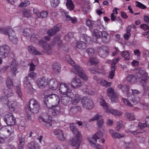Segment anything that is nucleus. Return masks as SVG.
I'll list each match as a JSON object with an SVG mask.
<instances>
[{
  "instance_id": "obj_47",
  "label": "nucleus",
  "mask_w": 149,
  "mask_h": 149,
  "mask_svg": "<svg viewBox=\"0 0 149 149\" xmlns=\"http://www.w3.org/2000/svg\"><path fill=\"white\" fill-rule=\"evenodd\" d=\"M125 116L129 120H133L135 119V118L134 115L132 113L126 112L125 113Z\"/></svg>"
},
{
  "instance_id": "obj_30",
  "label": "nucleus",
  "mask_w": 149,
  "mask_h": 149,
  "mask_svg": "<svg viewBox=\"0 0 149 149\" xmlns=\"http://www.w3.org/2000/svg\"><path fill=\"white\" fill-rule=\"evenodd\" d=\"M27 49L33 55H40L41 54L40 52L37 50L32 45L28 46Z\"/></svg>"
},
{
  "instance_id": "obj_33",
  "label": "nucleus",
  "mask_w": 149,
  "mask_h": 149,
  "mask_svg": "<svg viewBox=\"0 0 149 149\" xmlns=\"http://www.w3.org/2000/svg\"><path fill=\"white\" fill-rule=\"evenodd\" d=\"M109 132L110 134L113 138H119L123 137L125 136L124 134H120L118 133H116L112 130H110Z\"/></svg>"
},
{
  "instance_id": "obj_22",
  "label": "nucleus",
  "mask_w": 149,
  "mask_h": 149,
  "mask_svg": "<svg viewBox=\"0 0 149 149\" xmlns=\"http://www.w3.org/2000/svg\"><path fill=\"white\" fill-rule=\"evenodd\" d=\"M39 44L42 45L44 49V50L42 52L45 53L47 52L48 51L50 50L51 49V46L47 44L45 41L40 40L39 41Z\"/></svg>"
},
{
  "instance_id": "obj_9",
  "label": "nucleus",
  "mask_w": 149,
  "mask_h": 149,
  "mask_svg": "<svg viewBox=\"0 0 149 149\" xmlns=\"http://www.w3.org/2000/svg\"><path fill=\"white\" fill-rule=\"evenodd\" d=\"M74 94L73 92H69L67 95L63 94L61 95L62 103L65 105L68 104L72 100Z\"/></svg>"
},
{
  "instance_id": "obj_19",
  "label": "nucleus",
  "mask_w": 149,
  "mask_h": 149,
  "mask_svg": "<svg viewBox=\"0 0 149 149\" xmlns=\"http://www.w3.org/2000/svg\"><path fill=\"white\" fill-rule=\"evenodd\" d=\"M61 26L60 24L56 25L53 29H49L47 31V33L49 36L54 35L59 31Z\"/></svg>"
},
{
  "instance_id": "obj_45",
  "label": "nucleus",
  "mask_w": 149,
  "mask_h": 149,
  "mask_svg": "<svg viewBox=\"0 0 149 149\" xmlns=\"http://www.w3.org/2000/svg\"><path fill=\"white\" fill-rule=\"evenodd\" d=\"M80 96L78 94H76L72 100V104L74 105L77 104L81 100Z\"/></svg>"
},
{
  "instance_id": "obj_20",
  "label": "nucleus",
  "mask_w": 149,
  "mask_h": 149,
  "mask_svg": "<svg viewBox=\"0 0 149 149\" xmlns=\"http://www.w3.org/2000/svg\"><path fill=\"white\" fill-rule=\"evenodd\" d=\"M49 111L51 112L52 115L56 116L59 114L61 112L60 107L57 106L52 107Z\"/></svg>"
},
{
  "instance_id": "obj_14",
  "label": "nucleus",
  "mask_w": 149,
  "mask_h": 149,
  "mask_svg": "<svg viewBox=\"0 0 149 149\" xmlns=\"http://www.w3.org/2000/svg\"><path fill=\"white\" fill-rule=\"evenodd\" d=\"M25 80L24 81V85L26 91L30 93H32L35 91V89H34L32 85L28 81H27V79H25Z\"/></svg>"
},
{
  "instance_id": "obj_27",
  "label": "nucleus",
  "mask_w": 149,
  "mask_h": 149,
  "mask_svg": "<svg viewBox=\"0 0 149 149\" xmlns=\"http://www.w3.org/2000/svg\"><path fill=\"white\" fill-rule=\"evenodd\" d=\"M118 88L122 90L123 92L125 93L128 96H129L130 95V93H129V88L128 86L126 85H123L122 84H120L118 86Z\"/></svg>"
},
{
  "instance_id": "obj_3",
  "label": "nucleus",
  "mask_w": 149,
  "mask_h": 149,
  "mask_svg": "<svg viewBox=\"0 0 149 149\" xmlns=\"http://www.w3.org/2000/svg\"><path fill=\"white\" fill-rule=\"evenodd\" d=\"M13 132V127L8 126L2 127L0 129V143H3L5 138L10 136Z\"/></svg>"
},
{
  "instance_id": "obj_11",
  "label": "nucleus",
  "mask_w": 149,
  "mask_h": 149,
  "mask_svg": "<svg viewBox=\"0 0 149 149\" xmlns=\"http://www.w3.org/2000/svg\"><path fill=\"white\" fill-rule=\"evenodd\" d=\"M95 120H97V125L99 127H101L104 123L102 116L98 113L96 114L93 118L89 120L90 122Z\"/></svg>"
},
{
  "instance_id": "obj_52",
  "label": "nucleus",
  "mask_w": 149,
  "mask_h": 149,
  "mask_svg": "<svg viewBox=\"0 0 149 149\" xmlns=\"http://www.w3.org/2000/svg\"><path fill=\"white\" fill-rule=\"evenodd\" d=\"M48 13L46 11H43L41 13H38V16L41 18H45L47 17Z\"/></svg>"
},
{
  "instance_id": "obj_8",
  "label": "nucleus",
  "mask_w": 149,
  "mask_h": 149,
  "mask_svg": "<svg viewBox=\"0 0 149 149\" xmlns=\"http://www.w3.org/2000/svg\"><path fill=\"white\" fill-rule=\"evenodd\" d=\"M82 106L88 109H91L94 107V103L93 100L87 97H84L81 100Z\"/></svg>"
},
{
  "instance_id": "obj_28",
  "label": "nucleus",
  "mask_w": 149,
  "mask_h": 149,
  "mask_svg": "<svg viewBox=\"0 0 149 149\" xmlns=\"http://www.w3.org/2000/svg\"><path fill=\"white\" fill-rule=\"evenodd\" d=\"M40 146L38 142L32 141L29 145L27 149H40Z\"/></svg>"
},
{
  "instance_id": "obj_57",
  "label": "nucleus",
  "mask_w": 149,
  "mask_h": 149,
  "mask_svg": "<svg viewBox=\"0 0 149 149\" xmlns=\"http://www.w3.org/2000/svg\"><path fill=\"white\" fill-rule=\"evenodd\" d=\"M23 12L24 17H30L31 16V13L29 10L25 9Z\"/></svg>"
},
{
  "instance_id": "obj_43",
  "label": "nucleus",
  "mask_w": 149,
  "mask_h": 149,
  "mask_svg": "<svg viewBox=\"0 0 149 149\" xmlns=\"http://www.w3.org/2000/svg\"><path fill=\"white\" fill-rule=\"evenodd\" d=\"M86 24L91 29H92L95 27V22L90 19H88L86 21Z\"/></svg>"
},
{
  "instance_id": "obj_16",
  "label": "nucleus",
  "mask_w": 149,
  "mask_h": 149,
  "mask_svg": "<svg viewBox=\"0 0 149 149\" xmlns=\"http://www.w3.org/2000/svg\"><path fill=\"white\" fill-rule=\"evenodd\" d=\"M71 85L73 88H77L81 86V82L79 78L76 77L72 80L71 82Z\"/></svg>"
},
{
  "instance_id": "obj_32",
  "label": "nucleus",
  "mask_w": 149,
  "mask_h": 149,
  "mask_svg": "<svg viewBox=\"0 0 149 149\" xmlns=\"http://www.w3.org/2000/svg\"><path fill=\"white\" fill-rule=\"evenodd\" d=\"M10 31H11L13 34V36H10L8 37L9 40L13 44H16L18 41L17 38L15 34V32L13 30H10Z\"/></svg>"
},
{
  "instance_id": "obj_63",
  "label": "nucleus",
  "mask_w": 149,
  "mask_h": 149,
  "mask_svg": "<svg viewBox=\"0 0 149 149\" xmlns=\"http://www.w3.org/2000/svg\"><path fill=\"white\" fill-rule=\"evenodd\" d=\"M30 3V1H25L22 2L19 6L21 7H25L29 5Z\"/></svg>"
},
{
  "instance_id": "obj_62",
  "label": "nucleus",
  "mask_w": 149,
  "mask_h": 149,
  "mask_svg": "<svg viewBox=\"0 0 149 149\" xmlns=\"http://www.w3.org/2000/svg\"><path fill=\"white\" fill-rule=\"evenodd\" d=\"M9 61V63L11 65H17L18 64V63L16 59H13L12 58H10Z\"/></svg>"
},
{
  "instance_id": "obj_26",
  "label": "nucleus",
  "mask_w": 149,
  "mask_h": 149,
  "mask_svg": "<svg viewBox=\"0 0 149 149\" xmlns=\"http://www.w3.org/2000/svg\"><path fill=\"white\" fill-rule=\"evenodd\" d=\"M70 130L72 131L73 133L76 135H78V136H81V135L80 132L79 131L77 128H76L75 126L74 123H72L70 125Z\"/></svg>"
},
{
  "instance_id": "obj_37",
  "label": "nucleus",
  "mask_w": 149,
  "mask_h": 149,
  "mask_svg": "<svg viewBox=\"0 0 149 149\" xmlns=\"http://www.w3.org/2000/svg\"><path fill=\"white\" fill-rule=\"evenodd\" d=\"M70 111L73 113L76 114L78 112H81L82 110L80 107L75 106L72 107L70 109Z\"/></svg>"
},
{
  "instance_id": "obj_38",
  "label": "nucleus",
  "mask_w": 149,
  "mask_h": 149,
  "mask_svg": "<svg viewBox=\"0 0 149 149\" xmlns=\"http://www.w3.org/2000/svg\"><path fill=\"white\" fill-rule=\"evenodd\" d=\"M66 6L67 8L70 10H73L74 7V4L71 0H67Z\"/></svg>"
},
{
  "instance_id": "obj_42",
  "label": "nucleus",
  "mask_w": 149,
  "mask_h": 149,
  "mask_svg": "<svg viewBox=\"0 0 149 149\" xmlns=\"http://www.w3.org/2000/svg\"><path fill=\"white\" fill-rule=\"evenodd\" d=\"M90 38L86 35H83L80 38V40L84 42L86 44L90 42Z\"/></svg>"
},
{
  "instance_id": "obj_60",
  "label": "nucleus",
  "mask_w": 149,
  "mask_h": 149,
  "mask_svg": "<svg viewBox=\"0 0 149 149\" xmlns=\"http://www.w3.org/2000/svg\"><path fill=\"white\" fill-rule=\"evenodd\" d=\"M31 33V31L30 29L26 28L24 30L23 35L24 36L27 37L29 36Z\"/></svg>"
},
{
  "instance_id": "obj_50",
  "label": "nucleus",
  "mask_w": 149,
  "mask_h": 149,
  "mask_svg": "<svg viewBox=\"0 0 149 149\" xmlns=\"http://www.w3.org/2000/svg\"><path fill=\"white\" fill-rule=\"evenodd\" d=\"M125 128L124 126L123 125V121L122 120L119 121L117 124V126L116 127V131H119L120 129L121 128Z\"/></svg>"
},
{
  "instance_id": "obj_4",
  "label": "nucleus",
  "mask_w": 149,
  "mask_h": 149,
  "mask_svg": "<svg viewBox=\"0 0 149 149\" xmlns=\"http://www.w3.org/2000/svg\"><path fill=\"white\" fill-rule=\"evenodd\" d=\"M148 76L147 73L145 71L142 70H138L136 73L134 77L132 75H130L127 77V80L129 81H130L134 79H141V81H143L145 82Z\"/></svg>"
},
{
  "instance_id": "obj_51",
  "label": "nucleus",
  "mask_w": 149,
  "mask_h": 149,
  "mask_svg": "<svg viewBox=\"0 0 149 149\" xmlns=\"http://www.w3.org/2000/svg\"><path fill=\"white\" fill-rule=\"evenodd\" d=\"M15 89L16 93L18 97L20 98L22 97L23 96V94L21 91L20 87L19 86H15Z\"/></svg>"
},
{
  "instance_id": "obj_23",
  "label": "nucleus",
  "mask_w": 149,
  "mask_h": 149,
  "mask_svg": "<svg viewBox=\"0 0 149 149\" xmlns=\"http://www.w3.org/2000/svg\"><path fill=\"white\" fill-rule=\"evenodd\" d=\"M107 113H111L115 116H120L123 114L122 112L119 110L114 109L112 108H110Z\"/></svg>"
},
{
  "instance_id": "obj_34",
  "label": "nucleus",
  "mask_w": 149,
  "mask_h": 149,
  "mask_svg": "<svg viewBox=\"0 0 149 149\" xmlns=\"http://www.w3.org/2000/svg\"><path fill=\"white\" fill-rule=\"evenodd\" d=\"M100 63V61L97 58L93 57L90 58L88 63L91 65H97L99 64Z\"/></svg>"
},
{
  "instance_id": "obj_46",
  "label": "nucleus",
  "mask_w": 149,
  "mask_h": 149,
  "mask_svg": "<svg viewBox=\"0 0 149 149\" xmlns=\"http://www.w3.org/2000/svg\"><path fill=\"white\" fill-rule=\"evenodd\" d=\"M111 70L109 72V74L108 77V78L112 79L114 76L115 71L116 68V66H112L111 67Z\"/></svg>"
},
{
  "instance_id": "obj_5",
  "label": "nucleus",
  "mask_w": 149,
  "mask_h": 149,
  "mask_svg": "<svg viewBox=\"0 0 149 149\" xmlns=\"http://www.w3.org/2000/svg\"><path fill=\"white\" fill-rule=\"evenodd\" d=\"M71 71L79 76L83 80L87 81L88 77L84 72L82 68L79 66H72Z\"/></svg>"
},
{
  "instance_id": "obj_6",
  "label": "nucleus",
  "mask_w": 149,
  "mask_h": 149,
  "mask_svg": "<svg viewBox=\"0 0 149 149\" xmlns=\"http://www.w3.org/2000/svg\"><path fill=\"white\" fill-rule=\"evenodd\" d=\"M52 117L47 114L43 116H40L39 117V120L40 122H43V125L45 127L49 128L52 126Z\"/></svg>"
},
{
  "instance_id": "obj_17",
  "label": "nucleus",
  "mask_w": 149,
  "mask_h": 149,
  "mask_svg": "<svg viewBox=\"0 0 149 149\" xmlns=\"http://www.w3.org/2000/svg\"><path fill=\"white\" fill-rule=\"evenodd\" d=\"M38 87L41 88H45L48 84L47 79L44 77H42L38 79L36 82Z\"/></svg>"
},
{
  "instance_id": "obj_21",
  "label": "nucleus",
  "mask_w": 149,
  "mask_h": 149,
  "mask_svg": "<svg viewBox=\"0 0 149 149\" xmlns=\"http://www.w3.org/2000/svg\"><path fill=\"white\" fill-rule=\"evenodd\" d=\"M54 134L58 139L61 141H63L65 140V137L64 135L62 130H56L54 132Z\"/></svg>"
},
{
  "instance_id": "obj_15",
  "label": "nucleus",
  "mask_w": 149,
  "mask_h": 149,
  "mask_svg": "<svg viewBox=\"0 0 149 149\" xmlns=\"http://www.w3.org/2000/svg\"><path fill=\"white\" fill-rule=\"evenodd\" d=\"M49 88L52 90H55L58 87V83L56 79H50L48 82Z\"/></svg>"
},
{
  "instance_id": "obj_44",
  "label": "nucleus",
  "mask_w": 149,
  "mask_h": 149,
  "mask_svg": "<svg viewBox=\"0 0 149 149\" xmlns=\"http://www.w3.org/2000/svg\"><path fill=\"white\" fill-rule=\"evenodd\" d=\"M120 55L122 57L124 58L125 60H129L130 58L129 53L127 51L122 52Z\"/></svg>"
},
{
  "instance_id": "obj_31",
  "label": "nucleus",
  "mask_w": 149,
  "mask_h": 149,
  "mask_svg": "<svg viewBox=\"0 0 149 149\" xmlns=\"http://www.w3.org/2000/svg\"><path fill=\"white\" fill-rule=\"evenodd\" d=\"M100 105L104 108L105 111L107 113L110 108L106 101L103 99L101 98L100 99Z\"/></svg>"
},
{
  "instance_id": "obj_13",
  "label": "nucleus",
  "mask_w": 149,
  "mask_h": 149,
  "mask_svg": "<svg viewBox=\"0 0 149 149\" xmlns=\"http://www.w3.org/2000/svg\"><path fill=\"white\" fill-rule=\"evenodd\" d=\"M77 136L76 135L70 141V145L72 146H75L77 148L76 149H78V148L80 146L81 143L80 138L81 136Z\"/></svg>"
},
{
  "instance_id": "obj_59",
  "label": "nucleus",
  "mask_w": 149,
  "mask_h": 149,
  "mask_svg": "<svg viewBox=\"0 0 149 149\" xmlns=\"http://www.w3.org/2000/svg\"><path fill=\"white\" fill-rule=\"evenodd\" d=\"M110 40V36L108 34L107 36H106L104 37H103L102 38V41L105 43H109Z\"/></svg>"
},
{
  "instance_id": "obj_41",
  "label": "nucleus",
  "mask_w": 149,
  "mask_h": 149,
  "mask_svg": "<svg viewBox=\"0 0 149 149\" xmlns=\"http://www.w3.org/2000/svg\"><path fill=\"white\" fill-rule=\"evenodd\" d=\"M7 86L10 89L12 88L13 87V84L11 78L9 77H8L6 81Z\"/></svg>"
},
{
  "instance_id": "obj_25",
  "label": "nucleus",
  "mask_w": 149,
  "mask_h": 149,
  "mask_svg": "<svg viewBox=\"0 0 149 149\" xmlns=\"http://www.w3.org/2000/svg\"><path fill=\"white\" fill-rule=\"evenodd\" d=\"M87 140L91 144V145L96 149H103V146L97 143H94L92 141V139L87 138Z\"/></svg>"
},
{
  "instance_id": "obj_2",
  "label": "nucleus",
  "mask_w": 149,
  "mask_h": 149,
  "mask_svg": "<svg viewBox=\"0 0 149 149\" xmlns=\"http://www.w3.org/2000/svg\"><path fill=\"white\" fill-rule=\"evenodd\" d=\"M40 108L39 102L35 99H31L29 100V106L25 107V110L26 111L28 110L35 113L39 111Z\"/></svg>"
},
{
  "instance_id": "obj_36",
  "label": "nucleus",
  "mask_w": 149,
  "mask_h": 149,
  "mask_svg": "<svg viewBox=\"0 0 149 149\" xmlns=\"http://www.w3.org/2000/svg\"><path fill=\"white\" fill-rule=\"evenodd\" d=\"M61 36L60 35H56L53 39V41L52 43L53 45H55L56 42H58V45L61 46V45L62 41L60 40Z\"/></svg>"
},
{
  "instance_id": "obj_24",
  "label": "nucleus",
  "mask_w": 149,
  "mask_h": 149,
  "mask_svg": "<svg viewBox=\"0 0 149 149\" xmlns=\"http://www.w3.org/2000/svg\"><path fill=\"white\" fill-rule=\"evenodd\" d=\"M103 135V133L101 131H99L93 135L92 138L90 137L89 138L92 139V141L93 142L96 143L97 140L102 137Z\"/></svg>"
},
{
  "instance_id": "obj_61",
  "label": "nucleus",
  "mask_w": 149,
  "mask_h": 149,
  "mask_svg": "<svg viewBox=\"0 0 149 149\" xmlns=\"http://www.w3.org/2000/svg\"><path fill=\"white\" fill-rule=\"evenodd\" d=\"M65 58L69 64H70L71 65H72L73 64H74V62L72 60L69 56H66Z\"/></svg>"
},
{
  "instance_id": "obj_58",
  "label": "nucleus",
  "mask_w": 149,
  "mask_h": 149,
  "mask_svg": "<svg viewBox=\"0 0 149 149\" xmlns=\"http://www.w3.org/2000/svg\"><path fill=\"white\" fill-rule=\"evenodd\" d=\"M37 35H35V34L32 35L31 36L30 40L31 42H34L35 43H36L38 42H39L40 40H38V37Z\"/></svg>"
},
{
  "instance_id": "obj_7",
  "label": "nucleus",
  "mask_w": 149,
  "mask_h": 149,
  "mask_svg": "<svg viewBox=\"0 0 149 149\" xmlns=\"http://www.w3.org/2000/svg\"><path fill=\"white\" fill-rule=\"evenodd\" d=\"M4 120L9 125L11 126L14 128L11 125H13L16 124V118L14 117L13 115L11 113H8L5 115Z\"/></svg>"
},
{
  "instance_id": "obj_18",
  "label": "nucleus",
  "mask_w": 149,
  "mask_h": 149,
  "mask_svg": "<svg viewBox=\"0 0 149 149\" xmlns=\"http://www.w3.org/2000/svg\"><path fill=\"white\" fill-rule=\"evenodd\" d=\"M7 105L11 111H17L18 106L17 102L15 101H8Z\"/></svg>"
},
{
  "instance_id": "obj_48",
  "label": "nucleus",
  "mask_w": 149,
  "mask_h": 149,
  "mask_svg": "<svg viewBox=\"0 0 149 149\" xmlns=\"http://www.w3.org/2000/svg\"><path fill=\"white\" fill-rule=\"evenodd\" d=\"M99 83L101 85L106 87L110 86L112 84L111 82H108L103 79L100 80Z\"/></svg>"
},
{
  "instance_id": "obj_54",
  "label": "nucleus",
  "mask_w": 149,
  "mask_h": 149,
  "mask_svg": "<svg viewBox=\"0 0 149 149\" xmlns=\"http://www.w3.org/2000/svg\"><path fill=\"white\" fill-rule=\"evenodd\" d=\"M51 4L52 7L57 6L60 3L59 0H50Z\"/></svg>"
},
{
  "instance_id": "obj_53",
  "label": "nucleus",
  "mask_w": 149,
  "mask_h": 149,
  "mask_svg": "<svg viewBox=\"0 0 149 149\" xmlns=\"http://www.w3.org/2000/svg\"><path fill=\"white\" fill-rule=\"evenodd\" d=\"M86 52L88 53L89 56H91L94 55L95 52V50L94 48H90L87 49Z\"/></svg>"
},
{
  "instance_id": "obj_29",
  "label": "nucleus",
  "mask_w": 149,
  "mask_h": 149,
  "mask_svg": "<svg viewBox=\"0 0 149 149\" xmlns=\"http://www.w3.org/2000/svg\"><path fill=\"white\" fill-rule=\"evenodd\" d=\"M25 138L24 135H22L19 139V144L18 149H23L25 144Z\"/></svg>"
},
{
  "instance_id": "obj_55",
  "label": "nucleus",
  "mask_w": 149,
  "mask_h": 149,
  "mask_svg": "<svg viewBox=\"0 0 149 149\" xmlns=\"http://www.w3.org/2000/svg\"><path fill=\"white\" fill-rule=\"evenodd\" d=\"M66 20L68 21H71L72 23H75L77 22V19L75 17H71L68 15H65Z\"/></svg>"
},
{
  "instance_id": "obj_35",
  "label": "nucleus",
  "mask_w": 149,
  "mask_h": 149,
  "mask_svg": "<svg viewBox=\"0 0 149 149\" xmlns=\"http://www.w3.org/2000/svg\"><path fill=\"white\" fill-rule=\"evenodd\" d=\"M76 46L79 49H84L86 47V43L81 40L77 42Z\"/></svg>"
},
{
  "instance_id": "obj_12",
  "label": "nucleus",
  "mask_w": 149,
  "mask_h": 149,
  "mask_svg": "<svg viewBox=\"0 0 149 149\" xmlns=\"http://www.w3.org/2000/svg\"><path fill=\"white\" fill-rule=\"evenodd\" d=\"M69 84H60L58 92L61 95L63 94H68L69 92H72L69 87Z\"/></svg>"
},
{
  "instance_id": "obj_56",
  "label": "nucleus",
  "mask_w": 149,
  "mask_h": 149,
  "mask_svg": "<svg viewBox=\"0 0 149 149\" xmlns=\"http://www.w3.org/2000/svg\"><path fill=\"white\" fill-rule=\"evenodd\" d=\"M119 60L118 58H117L114 60H112V61L111 60H108L107 61V63L108 64L111 65H115L116 63Z\"/></svg>"
},
{
  "instance_id": "obj_1",
  "label": "nucleus",
  "mask_w": 149,
  "mask_h": 149,
  "mask_svg": "<svg viewBox=\"0 0 149 149\" xmlns=\"http://www.w3.org/2000/svg\"><path fill=\"white\" fill-rule=\"evenodd\" d=\"M46 106L50 108L52 107L58 105L60 102V98L56 94H51L46 95L44 99Z\"/></svg>"
},
{
  "instance_id": "obj_39",
  "label": "nucleus",
  "mask_w": 149,
  "mask_h": 149,
  "mask_svg": "<svg viewBox=\"0 0 149 149\" xmlns=\"http://www.w3.org/2000/svg\"><path fill=\"white\" fill-rule=\"evenodd\" d=\"M5 96L8 97L13 95L14 93L10 89L3 90L2 91Z\"/></svg>"
},
{
  "instance_id": "obj_40",
  "label": "nucleus",
  "mask_w": 149,
  "mask_h": 149,
  "mask_svg": "<svg viewBox=\"0 0 149 149\" xmlns=\"http://www.w3.org/2000/svg\"><path fill=\"white\" fill-rule=\"evenodd\" d=\"M99 55L102 58H105L108 54V52L107 50L100 49L99 51Z\"/></svg>"
},
{
  "instance_id": "obj_64",
  "label": "nucleus",
  "mask_w": 149,
  "mask_h": 149,
  "mask_svg": "<svg viewBox=\"0 0 149 149\" xmlns=\"http://www.w3.org/2000/svg\"><path fill=\"white\" fill-rule=\"evenodd\" d=\"M101 32L99 31L97 29H94L93 30V35L97 38H99L101 36L100 33H101Z\"/></svg>"
},
{
  "instance_id": "obj_10",
  "label": "nucleus",
  "mask_w": 149,
  "mask_h": 149,
  "mask_svg": "<svg viewBox=\"0 0 149 149\" xmlns=\"http://www.w3.org/2000/svg\"><path fill=\"white\" fill-rule=\"evenodd\" d=\"M10 51V47L7 45H4L0 47V57L5 58L7 57Z\"/></svg>"
},
{
  "instance_id": "obj_49",
  "label": "nucleus",
  "mask_w": 149,
  "mask_h": 149,
  "mask_svg": "<svg viewBox=\"0 0 149 149\" xmlns=\"http://www.w3.org/2000/svg\"><path fill=\"white\" fill-rule=\"evenodd\" d=\"M107 95L109 97L110 96H112L116 93L114 92L113 88L111 87L108 88L107 90Z\"/></svg>"
}]
</instances>
